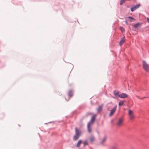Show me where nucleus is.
<instances>
[{
    "instance_id": "4be33fe9",
    "label": "nucleus",
    "mask_w": 149,
    "mask_h": 149,
    "mask_svg": "<svg viewBox=\"0 0 149 149\" xmlns=\"http://www.w3.org/2000/svg\"><path fill=\"white\" fill-rule=\"evenodd\" d=\"M120 29L122 32H123L125 31V29L123 27L120 26Z\"/></svg>"
},
{
    "instance_id": "f257e3e1",
    "label": "nucleus",
    "mask_w": 149,
    "mask_h": 149,
    "mask_svg": "<svg viewBox=\"0 0 149 149\" xmlns=\"http://www.w3.org/2000/svg\"><path fill=\"white\" fill-rule=\"evenodd\" d=\"M75 134L73 137V140L76 141L81 136V132L80 130L77 127L75 128Z\"/></svg>"
},
{
    "instance_id": "6ab92c4d",
    "label": "nucleus",
    "mask_w": 149,
    "mask_h": 149,
    "mask_svg": "<svg viewBox=\"0 0 149 149\" xmlns=\"http://www.w3.org/2000/svg\"><path fill=\"white\" fill-rule=\"evenodd\" d=\"M84 146L83 147H85L86 145H88V143L87 142V140H85L83 143Z\"/></svg>"
},
{
    "instance_id": "9b49d317",
    "label": "nucleus",
    "mask_w": 149,
    "mask_h": 149,
    "mask_svg": "<svg viewBox=\"0 0 149 149\" xmlns=\"http://www.w3.org/2000/svg\"><path fill=\"white\" fill-rule=\"evenodd\" d=\"M113 94L116 97H119V95H120V94H119V92L118 91H116L115 90L114 91H113Z\"/></svg>"
},
{
    "instance_id": "0eeeda50",
    "label": "nucleus",
    "mask_w": 149,
    "mask_h": 149,
    "mask_svg": "<svg viewBox=\"0 0 149 149\" xmlns=\"http://www.w3.org/2000/svg\"><path fill=\"white\" fill-rule=\"evenodd\" d=\"M119 97L121 98H124L128 97L126 93H122L120 94V95H119Z\"/></svg>"
},
{
    "instance_id": "20e7f679",
    "label": "nucleus",
    "mask_w": 149,
    "mask_h": 149,
    "mask_svg": "<svg viewBox=\"0 0 149 149\" xmlns=\"http://www.w3.org/2000/svg\"><path fill=\"white\" fill-rule=\"evenodd\" d=\"M117 107V105L115 106L111 110L109 116H111L115 112Z\"/></svg>"
},
{
    "instance_id": "4468645a",
    "label": "nucleus",
    "mask_w": 149,
    "mask_h": 149,
    "mask_svg": "<svg viewBox=\"0 0 149 149\" xmlns=\"http://www.w3.org/2000/svg\"><path fill=\"white\" fill-rule=\"evenodd\" d=\"M103 106V105L102 104L101 106H99L98 108L97 109V112H99L102 109V108Z\"/></svg>"
},
{
    "instance_id": "f3484780",
    "label": "nucleus",
    "mask_w": 149,
    "mask_h": 149,
    "mask_svg": "<svg viewBox=\"0 0 149 149\" xmlns=\"http://www.w3.org/2000/svg\"><path fill=\"white\" fill-rule=\"evenodd\" d=\"M106 135H105L104 136L102 142L101 143V144H102L103 143L106 141Z\"/></svg>"
},
{
    "instance_id": "1a4fd4ad",
    "label": "nucleus",
    "mask_w": 149,
    "mask_h": 149,
    "mask_svg": "<svg viewBox=\"0 0 149 149\" xmlns=\"http://www.w3.org/2000/svg\"><path fill=\"white\" fill-rule=\"evenodd\" d=\"M126 18L127 19V20H129L131 22H134L135 20V19L134 18L130 16L126 17Z\"/></svg>"
},
{
    "instance_id": "5701e85b",
    "label": "nucleus",
    "mask_w": 149,
    "mask_h": 149,
    "mask_svg": "<svg viewBox=\"0 0 149 149\" xmlns=\"http://www.w3.org/2000/svg\"><path fill=\"white\" fill-rule=\"evenodd\" d=\"M127 19L126 20H125V24L127 25H128V23L127 21Z\"/></svg>"
},
{
    "instance_id": "39448f33",
    "label": "nucleus",
    "mask_w": 149,
    "mask_h": 149,
    "mask_svg": "<svg viewBox=\"0 0 149 149\" xmlns=\"http://www.w3.org/2000/svg\"><path fill=\"white\" fill-rule=\"evenodd\" d=\"M128 114L130 116V119H133L134 117V116L132 111L130 109H129L128 110Z\"/></svg>"
},
{
    "instance_id": "6e6552de",
    "label": "nucleus",
    "mask_w": 149,
    "mask_h": 149,
    "mask_svg": "<svg viewBox=\"0 0 149 149\" xmlns=\"http://www.w3.org/2000/svg\"><path fill=\"white\" fill-rule=\"evenodd\" d=\"M142 24V23L141 22H138L135 24L133 26V27L135 29H138L139 27V26L141 25Z\"/></svg>"
},
{
    "instance_id": "2eb2a0df",
    "label": "nucleus",
    "mask_w": 149,
    "mask_h": 149,
    "mask_svg": "<svg viewBox=\"0 0 149 149\" xmlns=\"http://www.w3.org/2000/svg\"><path fill=\"white\" fill-rule=\"evenodd\" d=\"M82 141L81 140H79L78 141V143H77V145H76V146L78 148L80 146V145L81 144V143L82 142Z\"/></svg>"
},
{
    "instance_id": "9d476101",
    "label": "nucleus",
    "mask_w": 149,
    "mask_h": 149,
    "mask_svg": "<svg viewBox=\"0 0 149 149\" xmlns=\"http://www.w3.org/2000/svg\"><path fill=\"white\" fill-rule=\"evenodd\" d=\"M95 115H93L92 117L91 120L88 122V123H90L91 124V123H93V122L95 120Z\"/></svg>"
},
{
    "instance_id": "ddd939ff",
    "label": "nucleus",
    "mask_w": 149,
    "mask_h": 149,
    "mask_svg": "<svg viewBox=\"0 0 149 149\" xmlns=\"http://www.w3.org/2000/svg\"><path fill=\"white\" fill-rule=\"evenodd\" d=\"M95 140V138L93 136H91L90 137V141L92 143H93V142Z\"/></svg>"
},
{
    "instance_id": "423d86ee",
    "label": "nucleus",
    "mask_w": 149,
    "mask_h": 149,
    "mask_svg": "<svg viewBox=\"0 0 149 149\" xmlns=\"http://www.w3.org/2000/svg\"><path fill=\"white\" fill-rule=\"evenodd\" d=\"M73 91L72 89H70L68 91V95L69 98L72 97L73 95Z\"/></svg>"
},
{
    "instance_id": "dca6fc26",
    "label": "nucleus",
    "mask_w": 149,
    "mask_h": 149,
    "mask_svg": "<svg viewBox=\"0 0 149 149\" xmlns=\"http://www.w3.org/2000/svg\"><path fill=\"white\" fill-rule=\"evenodd\" d=\"M90 123H88L87 125L88 131L89 132H90L91 131V129L90 127Z\"/></svg>"
},
{
    "instance_id": "7ed1b4c3",
    "label": "nucleus",
    "mask_w": 149,
    "mask_h": 149,
    "mask_svg": "<svg viewBox=\"0 0 149 149\" xmlns=\"http://www.w3.org/2000/svg\"><path fill=\"white\" fill-rule=\"evenodd\" d=\"M141 6L140 3L137 4L132 7L130 8V10L133 12L136 9H138Z\"/></svg>"
},
{
    "instance_id": "a211bd4d",
    "label": "nucleus",
    "mask_w": 149,
    "mask_h": 149,
    "mask_svg": "<svg viewBox=\"0 0 149 149\" xmlns=\"http://www.w3.org/2000/svg\"><path fill=\"white\" fill-rule=\"evenodd\" d=\"M122 120H123L122 119H119L118 120V122L117 123V125H119V126L120 125Z\"/></svg>"
},
{
    "instance_id": "b1692460",
    "label": "nucleus",
    "mask_w": 149,
    "mask_h": 149,
    "mask_svg": "<svg viewBox=\"0 0 149 149\" xmlns=\"http://www.w3.org/2000/svg\"><path fill=\"white\" fill-rule=\"evenodd\" d=\"M147 22L149 23V17H147Z\"/></svg>"
},
{
    "instance_id": "a878e982",
    "label": "nucleus",
    "mask_w": 149,
    "mask_h": 149,
    "mask_svg": "<svg viewBox=\"0 0 149 149\" xmlns=\"http://www.w3.org/2000/svg\"><path fill=\"white\" fill-rule=\"evenodd\" d=\"M116 148V146H113V149H115V148Z\"/></svg>"
},
{
    "instance_id": "f03ea898",
    "label": "nucleus",
    "mask_w": 149,
    "mask_h": 149,
    "mask_svg": "<svg viewBox=\"0 0 149 149\" xmlns=\"http://www.w3.org/2000/svg\"><path fill=\"white\" fill-rule=\"evenodd\" d=\"M142 65L143 69L146 72H149V65L144 60L143 61Z\"/></svg>"
},
{
    "instance_id": "f8f14e48",
    "label": "nucleus",
    "mask_w": 149,
    "mask_h": 149,
    "mask_svg": "<svg viewBox=\"0 0 149 149\" xmlns=\"http://www.w3.org/2000/svg\"><path fill=\"white\" fill-rule=\"evenodd\" d=\"M125 42V37L123 38L119 42V45H121Z\"/></svg>"
},
{
    "instance_id": "cd10ccee",
    "label": "nucleus",
    "mask_w": 149,
    "mask_h": 149,
    "mask_svg": "<svg viewBox=\"0 0 149 149\" xmlns=\"http://www.w3.org/2000/svg\"><path fill=\"white\" fill-rule=\"evenodd\" d=\"M65 100H66L67 101H69V99H68V100H66V98H65Z\"/></svg>"
},
{
    "instance_id": "bb28decb",
    "label": "nucleus",
    "mask_w": 149,
    "mask_h": 149,
    "mask_svg": "<svg viewBox=\"0 0 149 149\" xmlns=\"http://www.w3.org/2000/svg\"><path fill=\"white\" fill-rule=\"evenodd\" d=\"M145 98V97H143V98H140V99H141V100H142V99H143V98Z\"/></svg>"
},
{
    "instance_id": "393cba45",
    "label": "nucleus",
    "mask_w": 149,
    "mask_h": 149,
    "mask_svg": "<svg viewBox=\"0 0 149 149\" xmlns=\"http://www.w3.org/2000/svg\"><path fill=\"white\" fill-rule=\"evenodd\" d=\"M91 114V113H88L87 114V116H88Z\"/></svg>"
},
{
    "instance_id": "aec40b11",
    "label": "nucleus",
    "mask_w": 149,
    "mask_h": 149,
    "mask_svg": "<svg viewBox=\"0 0 149 149\" xmlns=\"http://www.w3.org/2000/svg\"><path fill=\"white\" fill-rule=\"evenodd\" d=\"M124 102L123 101H121L118 103L119 106H121L123 105L124 104Z\"/></svg>"
},
{
    "instance_id": "412c9836",
    "label": "nucleus",
    "mask_w": 149,
    "mask_h": 149,
    "mask_svg": "<svg viewBox=\"0 0 149 149\" xmlns=\"http://www.w3.org/2000/svg\"><path fill=\"white\" fill-rule=\"evenodd\" d=\"M125 0H120V5H122L123 3H125Z\"/></svg>"
}]
</instances>
